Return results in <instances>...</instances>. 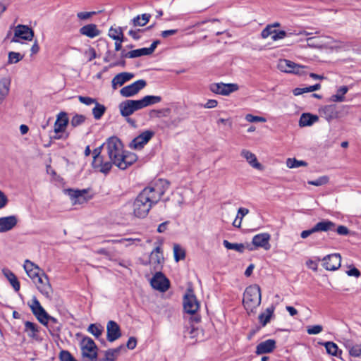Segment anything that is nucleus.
<instances>
[{"label":"nucleus","instance_id":"obj_1","mask_svg":"<svg viewBox=\"0 0 361 361\" xmlns=\"http://www.w3.org/2000/svg\"><path fill=\"white\" fill-rule=\"evenodd\" d=\"M169 185L168 180L160 178L145 187L133 201V214L138 218L147 216L152 207L160 201Z\"/></svg>","mask_w":361,"mask_h":361},{"label":"nucleus","instance_id":"obj_2","mask_svg":"<svg viewBox=\"0 0 361 361\" xmlns=\"http://www.w3.org/2000/svg\"><path fill=\"white\" fill-rule=\"evenodd\" d=\"M262 300L261 289L259 285L254 284L246 288L243 304L247 311L254 312L259 306Z\"/></svg>","mask_w":361,"mask_h":361},{"label":"nucleus","instance_id":"obj_3","mask_svg":"<svg viewBox=\"0 0 361 361\" xmlns=\"http://www.w3.org/2000/svg\"><path fill=\"white\" fill-rule=\"evenodd\" d=\"M80 345L83 361H97L98 348L90 337L84 336Z\"/></svg>","mask_w":361,"mask_h":361},{"label":"nucleus","instance_id":"obj_4","mask_svg":"<svg viewBox=\"0 0 361 361\" xmlns=\"http://www.w3.org/2000/svg\"><path fill=\"white\" fill-rule=\"evenodd\" d=\"M108 156L115 165L116 161L119 159L123 153V145L121 140L116 137H111L106 143Z\"/></svg>","mask_w":361,"mask_h":361},{"label":"nucleus","instance_id":"obj_5","mask_svg":"<svg viewBox=\"0 0 361 361\" xmlns=\"http://www.w3.org/2000/svg\"><path fill=\"white\" fill-rule=\"evenodd\" d=\"M120 114L123 117H128L134 112L143 109L140 99H127L118 104Z\"/></svg>","mask_w":361,"mask_h":361},{"label":"nucleus","instance_id":"obj_6","mask_svg":"<svg viewBox=\"0 0 361 361\" xmlns=\"http://www.w3.org/2000/svg\"><path fill=\"white\" fill-rule=\"evenodd\" d=\"M149 260L150 262V271L152 273L154 271H161L163 264L164 262V257L160 245L157 246L151 252L149 255Z\"/></svg>","mask_w":361,"mask_h":361},{"label":"nucleus","instance_id":"obj_7","mask_svg":"<svg viewBox=\"0 0 361 361\" xmlns=\"http://www.w3.org/2000/svg\"><path fill=\"white\" fill-rule=\"evenodd\" d=\"M154 276L150 280L152 287L160 292H166L170 287V281L161 271H154Z\"/></svg>","mask_w":361,"mask_h":361},{"label":"nucleus","instance_id":"obj_8","mask_svg":"<svg viewBox=\"0 0 361 361\" xmlns=\"http://www.w3.org/2000/svg\"><path fill=\"white\" fill-rule=\"evenodd\" d=\"M235 83L215 82L209 85V90L215 94L227 96L238 90Z\"/></svg>","mask_w":361,"mask_h":361},{"label":"nucleus","instance_id":"obj_9","mask_svg":"<svg viewBox=\"0 0 361 361\" xmlns=\"http://www.w3.org/2000/svg\"><path fill=\"white\" fill-rule=\"evenodd\" d=\"M278 68L281 71L285 73L302 75L305 73V67L297 64L290 60L282 59L279 61Z\"/></svg>","mask_w":361,"mask_h":361},{"label":"nucleus","instance_id":"obj_10","mask_svg":"<svg viewBox=\"0 0 361 361\" xmlns=\"http://www.w3.org/2000/svg\"><path fill=\"white\" fill-rule=\"evenodd\" d=\"M154 135V131L150 130H145L130 142L129 147L134 149H141Z\"/></svg>","mask_w":361,"mask_h":361},{"label":"nucleus","instance_id":"obj_11","mask_svg":"<svg viewBox=\"0 0 361 361\" xmlns=\"http://www.w3.org/2000/svg\"><path fill=\"white\" fill-rule=\"evenodd\" d=\"M34 37L33 30L27 25H18L14 30L12 42H20V39L31 41Z\"/></svg>","mask_w":361,"mask_h":361},{"label":"nucleus","instance_id":"obj_12","mask_svg":"<svg viewBox=\"0 0 361 361\" xmlns=\"http://www.w3.org/2000/svg\"><path fill=\"white\" fill-rule=\"evenodd\" d=\"M29 306L37 320L42 324H47V318H49V314L43 308L36 297H33L32 304L29 305Z\"/></svg>","mask_w":361,"mask_h":361},{"label":"nucleus","instance_id":"obj_13","mask_svg":"<svg viewBox=\"0 0 361 361\" xmlns=\"http://www.w3.org/2000/svg\"><path fill=\"white\" fill-rule=\"evenodd\" d=\"M200 307L199 302L192 290H188L183 298V308L188 314H195Z\"/></svg>","mask_w":361,"mask_h":361},{"label":"nucleus","instance_id":"obj_14","mask_svg":"<svg viewBox=\"0 0 361 361\" xmlns=\"http://www.w3.org/2000/svg\"><path fill=\"white\" fill-rule=\"evenodd\" d=\"M146 85L147 82L145 80H138L121 89L120 94L124 97H131L137 94Z\"/></svg>","mask_w":361,"mask_h":361},{"label":"nucleus","instance_id":"obj_15","mask_svg":"<svg viewBox=\"0 0 361 361\" xmlns=\"http://www.w3.org/2000/svg\"><path fill=\"white\" fill-rule=\"evenodd\" d=\"M137 160V156L130 152H123L119 159L115 162V165L121 170L126 169L128 166L133 164Z\"/></svg>","mask_w":361,"mask_h":361},{"label":"nucleus","instance_id":"obj_16","mask_svg":"<svg viewBox=\"0 0 361 361\" xmlns=\"http://www.w3.org/2000/svg\"><path fill=\"white\" fill-rule=\"evenodd\" d=\"M319 113L330 123L338 118V107L336 104H327L319 109Z\"/></svg>","mask_w":361,"mask_h":361},{"label":"nucleus","instance_id":"obj_17","mask_svg":"<svg viewBox=\"0 0 361 361\" xmlns=\"http://www.w3.org/2000/svg\"><path fill=\"white\" fill-rule=\"evenodd\" d=\"M106 339L109 342H114L121 336V331L119 325L114 321L110 320L106 325Z\"/></svg>","mask_w":361,"mask_h":361},{"label":"nucleus","instance_id":"obj_18","mask_svg":"<svg viewBox=\"0 0 361 361\" xmlns=\"http://www.w3.org/2000/svg\"><path fill=\"white\" fill-rule=\"evenodd\" d=\"M270 238L271 235L268 233L257 234L252 238V243L256 247H262L265 250H269L271 247Z\"/></svg>","mask_w":361,"mask_h":361},{"label":"nucleus","instance_id":"obj_19","mask_svg":"<svg viewBox=\"0 0 361 361\" xmlns=\"http://www.w3.org/2000/svg\"><path fill=\"white\" fill-rule=\"evenodd\" d=\"M276 348V342L274 339H268L259 343L256 347L255 353L262 355L272 353Z\"/></svg>","mask_w":361,"mask_h":361},{"label":"nucleus","instance_id":"obj_20","mask_svg":"<svg viewBox=\"0 0 361 361\" xmlns=\"http://www.w3.org/2000/svg\"><path fill=\"white\" fill-rule=\"evenodd\" d=\"M68 124V118L67 113L64 111L60 112L57 115V118L54 123V133L58 134L63 133Z\"/></svg>","mask_w":361,"mask_h":361},{"label":"nucleus","instance_id":"obj_21","mask_svg":"<svg viewBox=\"0 0 361 361\" xmlns=\"http://www.w3.org/2000/svg\"><path fill=\"white\" fill-rule=\"evenodd\" d=\"M18 223L16 216L11 215L0 218V233L7 232L14 228Z\"/></svg>","mask_w":361,"mask_h":361},{"label":"nucleus","instance_id":"obj_22","mask_svg":"<svg viewBox=\"0 0 361 361\" xmlns=\"http://www.w3.org/2000/svg\"><path fill=\"white\" fill-rule=\"evenodd\" d=\"M67 192L74 204H82L87 201V199L85 196L87 192L85 189L81 190L68 189L67 190Z\"/></svg>","mask_w":361,"mask_h":361},{"label":"nucleus","instance_id":"obj_23","mask_svg":"<svg viewBox=\"0 0 361 361\" xmlns=\"http://www.w3.org/2000/svg\"><path fill=\"white\" fill-rule=\"evenodd\" d=\"M134 77V74L128 72H123L117 74L111 81L112 88L116 90L118 86H122L125 82L129 81Z\"/></svg>","mask_w":361,"mask_h":361},{"label":"nucleus","instance_id":"obj_24","mask_svg":"<svg viewBox=\"0 0 361 361\" xmlns=\"http://www.w3.org/2000/svg\"><path fill=\"white\" fill-rule=\"evenodd\" d=\"M79 32L80 35L90 38H94L101 34V31L97 28V25L93 23L82 26L80 28Z\"/></svg>","mask_w":361,"mask_h":361},{"label":"nucleus","instance_id":"obj_25","mask_svg":"<svg viewBox=\"0 0 361 361\" xmlns=\"http://www.w3.org/2000/svg\"><path fill=\"white\" fill-rule=\"evenodd\" d=\"M46 326L52 336H59V333L60 332L62 324L54 317L49 316L47 318V324H44Z\"/></svg>","mask_w":361,"mask_h":361},{"label":"nucleus","instance_id":"obj_26","mask_svg":"<svg viewBox=\"0 0 361 361\" xmlns=\"http://www.w3.org/2000/svg\"><path fill=\"white\" fill-rule=\"evenodd\" d=\"M36 279L37 280L38 283L42 284V286H37V288L40 293L47 298H51L53 291L47 277L45 276L46 283L44 282L43 279L39 275L36 278Z\"/></svg>","mask_w":361,"mask_h":361},{"label":"nucleus","instance_id":"obj_27","mask_svg":"<svg viewBox=\"0 0 361 361\" xmlns=\"http://www.w3.org/2000/svg\"><path fill=\"white\" fill-rule=\"evenodd\" d=\"M11 79L10 77L0 80V104L5 100L9 93Z\"/></svg>","mask_w":361,"mask_h":361},{"label":"nucleus","instance_id":"obj_28","mask_svg":"<svg viewBox=\"0 0 361 361\" xmlns=\"http://www.w3.org/2000/svg\"><path fill=\"white\" fill-rule=\"evenodd\" d=\"M241 156L244 157L253 168L257 169H262V164L258 162L255 154L247 149H243L241 151Z\"/></svg>","mask_w":361,"mask_h":361},{"label":"nucleus","instance_id":"obj_29","mask_svg":"<svg viewBox=\"0 0 361 361\" xmlns=\"http://www.w3.org/2000/svg\"><path fill=\"white\" fill-rule=\"evenodd\" d=\"M333 258H338V253L329 255L323 258V267L326 270L335 271L338 269V263L332 262Z\"/></svg>","mask_w":361,"mask_h":361},{"label":"nucleus","instance_id":"obj_30","mask_svg":"<svg viewBox=\"0 0 361 361\" xmlns=\"http://www.w3.org/2000/svg\"><path fill=\"white\" fill-rule=\"evenodd\" d=\"M319 120L317 115H313L310 113H303L299 121V126L301 127L310 126Z\"/></svg>","mask_w":361,"mask_h":361},{"label":"nucleus","instance_id":"obj_31","mask_svg":"<svg viewBox=\"0 0 361 361\" xmlns=\"http://www.w3.org/2000/svg\"><path fill=\"white\" fill-rule=\"evenodd\" d=\"M274 307L271 306L267 307L264 312H262L259 317V321L262 326H265L269 322L271 317L274 315Z\"/></svg>","mask_w":361,"mask_h":361},{"label":"nucleus","instance_id":"obj_32","mask_svg":"<svg viewBox=\"0 0 361 361\" xmlns=\"http://www.w3.org/2000/svg\"><path fill=\"white\" fill-rule=\"evenodd\" d=\"M335 226V224L328 220H324L318 222L313 226V231L316 232L328 231L332 230Z\"/></svg>","mask_w":361,"mask_h":361},{"label":"nucleus","instance_id":"obj_33","mask_svg":"<svg viewBox=\"0 0 361 361\" xmlns=\"http://www.w3.org/2000/svg\"><path fill=\"white\" fill-rule=\"evenodd\" d=\"M3 272L6 279L9 281L13 289L16 291H18L20 286L16 276L9 269H4Z\"/></svg>","mask_w":361,"mask_h":361},{"label":"nucleus","instance_id":"obj_34","mask_svg":"<svg viewBox=\"0 0 361 361\" xmlns=\"http://www.w3.org/2000/svg\"><path fill=\"white\" fill-rule=\"evenodd\" d=\"M25 331L29 337L37 338L39 327L36 324L27 321L25 322Z\"/></svg>","mask_w":361,"mask_h":361},{"label":"nucleus","instance_id":"obj_35","mask_svg":"<svg viewBox=\"0 0 361 361\" xmlns=\"http://www.w3.org/2000/svg\"><path fill=\"white\" fill-rule=\"evenodd\" d=\"M161 100V97L155 95H146L140 99L143 108L159 103Z\"/></svg>","mask_w":361,"mask_h":361},{"label":"nucleus","instance_id":"obj_36","mask_svg":"<svg viewBox=\"0 0 361 361\" xmlns=\"http://www.w3.org/2000/svg\"><path fill=\"white\" fill-rule=\"evenodd\" d=\"M345 348L348 349L350 356L358 357H361V344L352 345L348 341L344 343Z\"/></svg>","mask_w":361,"mask_h":361},{"label":"nucleus","instance_id":"obj_37","mask_svg":"<svg viewBox=\"0 0 361 361\" xmlns=\"http://www.w3.org/2000/svg\"><path fill=\"white\" fill-rule=\"evenodd\" d=\"M98 162L99 163H96L93 165L94 168L99 169V171L104 174H107L110 171L112 164H114L111 161L104 162L102 159Z\"/></svg>","mask_w":361,"mask_h":361},{"label":"nucleus","instance_id":"obj_38","mask_svg":"<svg viewBox=\"0 0 361 361\" xmlns=\"http://www.w3.org/2000/svg\"><path fill=\"white\" fill-rule=\"evenodd\" d=\"M317 344L319 345H324L326 348V353L328 354L331 355H336L338 347L335 343L331 341H318Z\"/></svg>","mask_w":361,"mask_h":361},{"label":"nucleus","instance_id":"obj_39","mask_svg":"<svg viewBox=\"0 0 361 361\" xmlns=\"http://www.w3.org/2000/svg\"><path fill=\"white\" fill-rule=\"evenodd\" d=\"M151 15L149 13H144L142 16H137L132 19V23L134 26H144L149 20Z\"/></svg>","mask_w":361,"mask_h":361},{"label":"nucleus","instance_id":"obj_40","mask_svg":"<svg viewBox=\"0 0 361 361\" xmlns=\"http://www.w3.org/2000/svg\"><path fill=\"white\" fill-rule=\"evenodd\" d=\"M103 327L100 324H91L87 331L92 334L96 338H99L103 332Z\"/></svg>","mask_w":361,"mask_h":361},{"label":"nucleus","instance_id":"obj_41","mask_svg":"<svg viewBox=\"0 0 361 361\" xmlns=\"http://www.w3.org/2000/svg\"><path fill=\"white\" fill-rule=\"evenodd\" d=\"M104 105L99 104L98 102L95 103V106L92 109V114L96 120H99L106 111Z\"/></svg>","mask_w":361,"mask_h":361},{"label":"nucleus","instance_id":"obj_42","mask_svg":"<svg viewBox=\"0 0 361 361\" xmlns=\"http://www.w3.org/2000/svg\"><path fill=\"white\" fill-rule=\"evenodd\" d=\"M223 245L228 250H233L240 253H243L245 250V245L243 243H232L224 240L223 241Z\"/></svg>","mask_w":361,"mask_h":361},{"label":"nucleus","instance_id":"obj_43","mask_svg":"<svg viewBox=\"0 0 361 361\" xmlns=\"http://www.w3.org/2000/svg\"><path fill=\"white\" fill-rule=\"evenodd\" d=\"M286 166L289 169H294L300 166H307V163L302 160H298L295 158H288L286 160Z\"/></svg>","mask_w":361,"mask_h":361},{"label":"nucleus","instance_id":"obj_44","mask_svg":"<svg viewBox=\"0 0 361 361\" xmlns=\"http://www.w3.org/2000/svg\"><path fill=\"white\" fill-rule=\"evenodd\" d=\"M123 28L118 27V28H113L112 27L109 30V36L114 40L122 42Z\"/></svg>","mask_w":361,"mask_h":361},{"label":"nucleus","instance_id":"obj_45","mask_svg":"<svg viewBox=\"0 0 361 361\" xmlns=\"http://www.w3.org/2000/svg\"><path fill=\"white\" fill-rule=\"evenodd\" d=\"M173 255L176 262L184 259L185 257V250L182 249L178 244H174L173 245Z\"/></svg>","mask_w":361,"mask_h":361},{"label":"nucleus","instance_id":"obj_46","mask_svg":"<svg viewBox=\"0 0 361 361\" xmlns=\"http://www.w3.org/2000/svg\"><path fill=\"white\" fill-rule=\"evenodd\" d=\"M249 213V209L245 207H240L238 210L237 218H239L238 224H236V219L233 222V226L236 228H240L242 224L243 217Z\"/></svg>","mask_w":361,"mask_h":361},{"label":"nucleus","instance_id":"obj_47","mask_svg":"<svg viewBox=\"0 0 361 361\" xmlns=\"http://www.w3.org/2000/svg\"><path fill=\"white\" fill-rule=\"evenodd\" d=\"M86 117L82 114H75L73 116L71 124L73 128L78 127L85 123Z\"/></svg>","mask_w":361,"mask_h":361},{"label":"nucleus","instance_id":"obj_48","mask_svg":"<svg viewBox=\"0 0 361 361\" xmlns=\"http://www.w3.org/2000/svg\"><path fill=\"white\" fill-rule=\"evenodd\" d=\"M23 58V56L20 55V53L11 51L8 53V63L12 64V63H16L20 60H22Z\"/></svg>","mask_w":361,"mask_h":361},{"label":"nucleus","instance_id":"obj_49","mask_svg":"<svg viewBox=\"0 0 361 361\" xmlns=\"http://www.w3.org/2000/svg\"><path fill=\"white\" fill-rule=\"evenodd\" d=\"M59 357L60 361H78L69 351L66 350H62L59 353Z\"/></svg>","mask_w":361,"mask_h":361},{"label":"nucleus","instance_id":"obj_50","mask_svg":"<svg viewBox=\"0 0 361 361\" xmlns=\"http://www.w3.org/2000/svg\"><path fill=\"white\" fill-rule=\"evenodd\" d=\"M133 58H137L142 56H148L150 55L147 48H141L131 51V54H130Z\"/></svg>","mask_w":361,"mask_h":361},{"label":"nucleus","instance_id":"obj_51","mask_svg":"<svg viewBox=\"0 0 361 361\" xmlns=\"http://www.w3.org/2000/svg\"><path fill=\"white\" fill-rule=\"evenodd\" d=\"M245 120L250 123H254V122L264 123L267 121V119L264 117L254 116V115L250 114H248L245 116Z\"/></svg>","mask_w":361,"mask_h":361},{"label":"nucleus","instance_id":"obj_52","mask_svg":"<svg viewBox=\"0 0 361 361\" xmlns=\"http://www.w3.org/2000/svg\"><path fill=\"white\" fill-rule=\"evenodd\" d=\"M276 30L273 26L267 25V27L262 31L261 36L262 38H267L269 36H272L275 34Z\"/></svg>","mask_w":361,"mask_h":361},{"label":"nucleus","instance_id":"obj_53","mask_svg":"<svg viewBox=\"0 0 361 361\" xmlns=\"http://www.w3.org/2000/svg\"><path fill=\"white\" fill-rule=\"evenodd\" d=\"M116 358V355L112 351L111 349H109L105 351L104 357L99 361H114Z\"/></svg>","mask_w":361,"mask_h":361},{"label":"nucleus","instance_id":"obj_54","mask_svg":"<svg viewBox=\"0 0 361 361\" xmlns=\"http://www.w3.org/2000/svg\"><path fill=\"white\" fill-rule=\"evenodd\" d=\"M348 276H354L358 278L361 273L360 271L354 266H349V269L345 271Z\"/></svg>","mask_w":361,"mask_h":361},{"label":"nucleus","instance_id":"obj_55","mask_svg":"<svg viewBox=\"0 0 361 361\" xmlns=\"http://www.w3.org/2000/svg\"><path fill=\"white\" fill-rule=\"evenodd\" d=\"M102 146H100L93 150V165L97 163L99 160L102 159V157L100 156L101 152H102Z\"/></svg>","mask_w":361,"mask_h":361},{"label":"nucleus","instance_id":"obj_56","mask_svg":"<svg viewBox=\"0 0 361 361\" xmlns=\"http://www.w3.org/2000/svg\"><path fill=\"white\" fill-rule=\"evenodd\" d=\"M323 328L321 325H314L309 326L307 331L309 334H317L322 331Z\"/></svg>","mask_w":361,"mask_h":361},{"label":"nucleus","instance_id":"obj_57","mask_svg":"<svg viewBox=\"0 0 361 361\" xmlns=\"http://www.w3.org/2000/svg\"><path fill=\"white\" fill-rule=\"evenodd\" d=\"M79 101L85 104V105H90L92 104H95L97 101L95 99L89 97H83V96H79L78 97Z\"/></svg>","mask_w":361,"mask_h":361},{"label":"nucleus","instance_id":"obj_58","mask_svg":"<svg viewBox=\"0 0 361 361\" xmlns=\"http://www.w3.org/2000/svg\"><path fill=\"white\" fill-rule=\"evenodd\" d=\"M96 254L105 255L108 257H111L114 255V250H109L106 248H99L94 251Z\"/></svg>","mask_w":361,"mask_h":361},{"label":"nucleus","instance_id":"obj_59","mask_svg":"<svg viewBox=\"0 0 361 361\" xmlns=\"http://www.w3.org/2000/svg\"><path fill=\"white\" fill-rule=\"evenodd\" d=\"M287 36V32L284 30H276V32L274 35L271 36V39L273 41H276L278 39H283Z\"/></svg>","mask_w":361,"mask_h":361},{"label":"nucleus","instance_id":"obj_60","mask_svg":"<svg viewBox=\"0 0 361 361\" xmlns=\"http://www.w3.org/2000/svg\"><path fill=\"white\" fill-rule=\"evenodd\" d=\"M96 14V12L92 11V12H79L77 13V17L80 20H87L92 17L93 15Z\"/></svg>","mask_w":361,"mask_h":361},{"label":"nucleus","instance_id":"obj_61","mask_svg":"<svg viewBox=\"0 0 361 361\" xmlns=\"http://www.w3.org/2000/svg\"><path fill=\"white\" fill-rule=\"evenodd\" d=\"M152 112H155L158 114V116H168L171 113V109L169 108H165L159 110H153Z\"/></svg>","mask_w":361,"mask_h":361},{"label":"nucleus","instance_id":"obj_62","mask_svg":"<svg viewBox=\"0 0 361 361\" xmlns=\"http://www.w3.org/2000/svg\"><path fill=\"white\" fill-rule=\"evenodd\" d=\"M137 345V339L135 337H130L127 343L126 347L130 350H133Z\"/></svg>","mask_w":361,"mask_h":361},{"label":"nucleus","instance_id":"obj_63","mask_svg":"<svg viewBox=\"0 0 361 361\" xmlns=\"http://www.w3.org/2000/svg\"><path fill=\"white\" fill-rule=\"evenodd\" d=\"M197 329L195 328L193 325H191L190 328H188L185 331V334H188L190 338H195L197 336Z\"/></svg>","mask_w":361,"mask_h":361},{"label":"nucleus","instance_id":"obj_64","mask_svg":"<svg viewBox=\"0 0 361 361\" xmlns=\"http://www.w3.org/2000/svg\"><path fill=\"white\" fill-rule=\"evenodd\" d=\"M145 30L137 29L136 30H130L128 32V35L131 36L134 39L137 40L140 38L139 32H143Z\"/></svg>","mask_w":361,"mask_h":361}]
</instances>
